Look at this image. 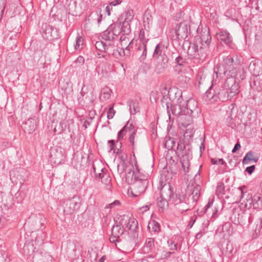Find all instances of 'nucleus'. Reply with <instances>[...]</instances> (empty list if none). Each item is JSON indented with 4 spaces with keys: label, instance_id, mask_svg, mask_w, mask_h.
<instances>
[{
    "label": "nucleus",
    "instance_id": "obj_12",
    "mask_svg": "<svg viewBox=\"0 0 262 262\" xmlns=\"http://www.w3.org/2000/svg\"><path fill=\"white\" fill-rule=\"evenodd\" d=\"M216 37L219 41L228 47H230L232 43V37L227 30H220L219 32L216 33Z\"/></svg>",
    "mask_w": 262,
    "mask_h": 262
},
{
    "label": "nucleus",
    "instance_id": "obj_44",
    "mask_svg": "<svg viewBox=\"0 0 262 262\" xmlns=\"http://www.w3.org/2000/svg\"><path fill=\"white\" fill-rule=\"evenodd\" d=\"M83 39L81 36H78L76 39V43L74 45L75 49L80 50L83 48Z\"/></svg>",
    "mask_w": 262,
    "mask_h": 262
},
{
    "label": "nucleus",
    "instance_id": "obj_29",
    "mask_svg": "<svg viewBox=\"0 0 262 262\" xmlns=\"http://www.w3.org/2000/svg\"><path fill=\"white\" fill-rule=\"evenodd\" d=\"M101 36L103 39L108 41H113L116 39L113 32L110 30V26L102 32Z\"/></svg>",
    "mask_w": 262,
    "mask_h": 262
},
{
    "label": "nucleus",
    "instance_id": "obj_20",
    "mask_svg": "<svg viewBox=\"0 0 262 262\" xmlns=\"http://www.w3.org/2000/svg\"><path fill=\"white\" fill-rule=\"evenodd\" d=\"M136 49V53L138 55H140V61L144 60L147 55L146 42H145L144 41L140 42L138 46Z\"/></svg>",
    "mask_w": 262,
    "mask_h": 262
},
{
    "label": "nucleus",
    "instance_id": "obj_1",
    "mask_svg": "<svg viewBox=\"0 0 262 262\" xmlns=\"http://www.w3.org/2000/svg\"><path fill=\"white\" fill-rule=\"evenodd\" d=\"M170 100L173 104L171 106L172 114L178 117V121L181 125H188L193 122V118H198L201 109L198 103L193 99L183 102L182 92L177 90L176 92H169Z\"/></svg>",
    "mask_w": 262,
    "mask_h": 262
},
{
    "label": "nucleus",
    "instance_id": "obj_18",
    "mask_svg": "<svg viewBox=\"0 0 262 262\" xmlns=\"http://www.w3.org/2000/svg\"><path fill=\"white\" fill-rule=\"evenodd\" d=\"M134 128V125L132 123H130L129 121H128L125 125L118 133V140L123 139L124 137L126 135L127 133L128 132L129 134Z\"/></svg>",
    "mask_w": 262,
    "mask_h": 262
},
{
    "label": "nucleus",
    "instance_id": "obj_34",
    "mask_svg": "<svg viewBox=\"0 0 262 262\" xmlns=\"http://www.w3.org/2000/svg\"><path fill=\"white\" fill-rule=\"evenodd\" d=\"M169 201H168L166 199H163L160 196L157 199V205L159 208V210L163 211L165 206H168Z\"/></svg>",
    "mask_w": 262,
    "mask_h": 262
},
{
    "label": "nucleus",
    "instance_id": "obj_14",
    "mask_svg": "<svg viewBox=\"0 0 262 262\" xmlns=\"http://www.w3.org/2000/svg\"><path fill=\"white\" fill-rule=\"evenodd\" d=\"M36 121L34 118H30L24 122L21 128L26 133L32 134L36 128Z\"/></svg>",
    "mask_w": 262,
    "mask_h": 262
},
{
    "label": "nucleus",
    "instance_id": "obj_38",
    "mask_svg": "<svg viewBox=\"0 0 262 262\" xmlns=\"http://www.w3.org/2000/svg\"><path fill=\"white\" fill-rule=\"evenodd\" d=\"M130 22L127 21H123L122 24L121 28L122 32L123 35H128L131 32V28L130 26Z\"/></svg>",
    "mask_w": 262,
    "mask_h": 262
},
{
    "label": "nucleus",
    "instance_id": "obj_56",
    "mask_svg": "<svg viewBox=\"0 0 262 262\" xmlns=\"http://www.w3.org/2000/svg\"><path fill=\"white\" fill-rule=\"evenodd\" d=\"M174 253V251H163L161 257V259H168L170 255Z\"/></svg>",
    "mask_w": 262,
    "mask_h": 262
},
{
    "label": "nucleus",
    "instance_id": "obj_28",
    "mask_svg": "<svg viewBox=\"0 0 262 262\" xmlns=\"http://www.w3.org/2000/svg\"><path fill=\"white\" fill-rule=\"evenodd\" d=\"M180 162L184 172H188L190 166L188 156L187 154L183 155L181 159Z\"/></svg>",
    "mask_w": 262,
    "mask_h": 262
},
{
    "label": "nucleus",
    "instance_id": "obj_50",
    "mask_svg": "<svg viewBox=\"0 0 262 262\" xmlns=\"http://www.w3.org/2000/svg\"><path fill=\"white\" fill-rule=\"evenodd\" d=\"M111 93L112 90L111 89H104L101 93V96L104 100H107L111 98Z\"/></svg>",
    "mask_w": 262,
    "mask_h": 262
},
{
    "label": "nucleus",
    "instance_id": "obj_16",
    "mask_svg": "<svg viewBox=\"0 0 262 262\" xmlns=\"http://www.w3.org/2000/svg\"><path fill=\"white\" fill-rule=\"evenodd\" d=\"M43 36L48 40H55L58 38V35L56 29L50 26L46 25L43 30Z\"/></svg>",
    "mask_w": 262,
    "mask_h": 262
},
{
    "label": "nucleus",
    "instance_id": "obj_58",
    "mask_svg": "<svg viewBox=\"0 0 262 262\" xmlns=\"http://www.w3.org/2000/svg\"><path fill=\"white\" fill-rule=\"evenodd\" d=\"M185 62V59H184L181 55L176 57L175 63H177L178 66H183V63Z\"/></svg>",
    "mask_w": 262,
    "mask_h": 262
},
{
    "label": "nucleus",
    "instance_id": "obj_26",
    "mask_svg": "<svg viewBox=\"0 0 262 262\" xmlns=\"http://www.w3.org/2000/svg\"><path fill=\"white\" fill-rule=\"evenodd\" d=\"M147 228L151 233H154L155 234H157L161 230L160 224L154 220L149 223Z\"/></svg>",
    "mask_w": 262,
    "mask_h": 262
},
{
    "label": "nucleus",
    "instance_id": "obj_21",
    "mask_svg": "<svg viewBox=\"0 0 262 262\" xmlns=\"http://www.w3.org/2000/svg\"><path fill=\"white\" fill-rule=\"evenodd\" d=\"M186 194L183 193H174L170 203L173 204L175 206L180 205L183 202L187 201Z\"/></svg>",
    "mask_w": 262,
    "mask_h": 262
},
{
    "label": "nucleus",
    "instance_id": "obj_48",
    "mask_svg": "<svg viewBox=\"0 0 262 262\" xmlns=\"http://www.w3.org/2000/svg\"><path fill=\"white\" fill-rule=\"evenodd\" d=\"M56 153H54V154H51V157L52 158V160H54L55 159V163H60L61 161V158H62V157L61 152L58 153V151H56Z\"/></svg>",
    "mask_w": 262,
    "mask_h": 262
},
{
    "label": "nucleus",
    "instance_id": "obj_23",
    "mask_svg": "<svg viewBox=\"0 0 262 262\" xmlns=\"http://www.w3.org/2000/svg\"><path fill=\"white\" fill-rule=\"evenodd\" d=\"M164 146L168 150H172L176 151V139L169 136L165 137L164 141Z\"/></svg>",
    "mask_w": 262,
    "mask_h": 262
},
{
    "label": "nucleus",
    "instance_id": "obj_30",
    "mask_svg": "<svg viewBox=\"0 0 262 262\" xmlns=\"http://www.w3.org/2000/svg\"><path fill=\"white\" fill-rule=\"evenodd\" d=\"M170 91H172L173 92H175V90H170L168 91V96L166 97L165 96H163V98L161 100V104L163 107L165 106L166 107L167 112H169V104L170 105V110H171V106L173 104L172 100H170L169 96V92Z\"/></svg>",
    "mask_w": 262,
    "mask_h": 262
},
{
    "label": "nucleus",
    "instance_id": "obj_11",
    "mask_svg": "<svg viewBox=\"0 0 262 262\" xmlns=\"http://www.w3.org/2000/svg\"><path fill=\"white\" fill-rule=\"evenodd\" d=\"M161 185L160 188L158 187L160 190V196L163 199H166L170 203L174 194L173 187L169 183H165L162 185V182H161Z\"/></svg>",
    "mask_w": 262,
    "mask_h": 262
},
{
    "label": "nucleus",
    "instance_id": "obj_60",
    "mask_svg": "<svg viewBox=\"0 0 262 262\" xmlns=\"http://www.w3.org/2000/svg\"><path fill=\"white\" fill-rule=\"evenodd\" d=\"M108 143L110 144V151L113 150L114 153H116L115 149V141L114 140H110L107 141Z\"/></svg>",
    "mask_w": 262,
    "mask_h": 262
},
{
    "label": "nucleus",
    "instance_id": "obj_64",
    "mask_svg": "<svg viewBox=\"0 0 262 262\" xmlns=\"http://www.w3.org/2000/svg\"><path fill=\"white\" fill-rule=\"evenodd\" d=\"M162 59L160 62L164 63V64H166V66H167V63L168 62V59L167 58V55L165 54V53H163V55L161 56Z\"/></svg>",
    "mask_w": 262,
    "mask_h": 262
},
{
    "label": "nucleus",
    "instance_id": "obj_2",
    "mask_svg": "<svg viewBox=\"0 0 262 262\" xmlns=\"http://www.w3.org/2000/svg\"><path fill=\"white\" fill-rule=\"evenodd\" d=\"M188 30L190 31V25L187 21L176 22L172 24V27L169 32V36L172 40L174 48L179 47L181 41L187 37Z\"/></svg>",
    "mask_w": 262,
    "mask_h": 262
},
{
    "label": "nucleus",
    "instance_id": "obj_24",
    "mask_svg": "<svg viewBox=\"0 0 262 262\" xmlns=\"http://www.w3.org/2000/svg\"><path fill=\"white\" fill-rule=\"evenodd\" d=\"M95 46L96 48L101 52L107 53L109 55H115L114 51H110L109 49L106 47V43L102 41H96Z\"/></svg>",
    "mask_w": 262,
    "mask_h": 262
},
{
    "label": "nucleus",
    "instance_id": "obj_61",
    "mask_svg": "<svg viewBox=\"0 0 262 262\" xmlns=\"http://www.w3.org/2000/svg\"><path fill=\"white\" fill-rule=\"evenodd\" d=\"M116 154L119 155V159L120 160V161L124 163L127 159V155L122 154L121 151H119V149H118Z\"/></svg>",
    "mask_w": 262,
    "mask_h": 262
},
{
    "label": "nucleus",
    "instance_id": "obj_19",
    "mask_svg": "<svg viewBox=\"0 0 262 262\" xmlns=\"http://www.w3.org/2000/svg\"><path fill=\"white\" fill-rule=\"evenodd\" d=\"M100 171L101 172L99 173H96V179H101L102 183L108 185L111 181V179L107 170L105 168H101Z\"/></svg>",
    "mask_w": 262,
    "mask_h": 262
},
{
    "label": "nucleus",
    "instance_id": "obj_57",
    "mask_svg": "<svg viewBox=\"0 0 262 262\" xmlns=\"http://www.w3.org/2000/svg\"><path fill=\"white\" fill-rule=\"evenodd\" d=\"M139 38L140 39V42H143L144 41L145 42H147V41L148 40V39H146L145 37V31L143 29H141L140 31V33L139 34Z\"/></svg>",
    "mask_w": 262,
    "mask_h": 262
},
{
    "label": "nucleus",
    "instance_id": "obj_4",
    "mask_svg": "<svg viewBox=\"0 0 262 262\" xmlns=\"http://www.w3.org/2000/svg\"><path fill=\"white\" fill-rule=\"evenodd\" d=\"M208 52L209 51L207 50V47H204L203 45H201L198 39L196 40L194 38L193 42H189L187 50L188 55L194 56L196 58L204 61L206 58Z\"/></svg>",
    "mask_w": 262,
    "mask_h": 262
},
{
    "label": "nucleus",
    "instance_id": "obj_9",
    "mask_svg": "<svg viewBox=\"0 0 262 262\" xmlns=\"http://www.w3.org/2000/svg\"><path fill=\"white\" fill-rule=\"evenodd\" d=\"M195 38L199 40L201 45H203L204 47H206L209 51V45L211 41V36L210 34L209 29L207 27L202 29L200 36H195Z\"/></svg>",
    "mask_w": 262,
    "mask_h": 262
},
{
    "label": "nucleus",
    "instance_id": "obj_15",
    "mask_svg": "<svg viewBox=\"0 0 262 262\" xmlns=\"http://www.w3.org/2000/svg\"><path fill=\"white\" fill-rule=\"evenodd\" d=\"M215 101L219 99L222 102H225L229 99L230 97V94L228 92L227 89L217 88L214 90Z\"/></svg>",
    "mask_w": 262,
    "mask_h": 262
},
{
    "label": "nucleus",
    "instance_id": "obj_40",
    "mask_svg": "<svg viewBox=\"0 0 262 262\" xmlns=\"http://www.w3.org/2000/svg\"><path fill=\"white\" fill-rule=\"evenodd\" d=\"M213 204V201L209 200L208 203L201 209H198L196 211V214L199 216L203 215L207 212L208 208H209Z\"/></svg>",
    "mask_w": 262,
    "mask_h": 262
},
{
    "label": "nucleus",
    "instance_id": "obj_37",
    "mask_svg": "<svg viewBox=\"0 0 262 262\" xmlns=\"http://www.w3.org/2000/svg\"><path fill=\"white\" fill-rule=\"evenodd\" d=\"M201 190V186L199 184H196L195 186L193 187L192 191L191 194L192 195V199L193 202H196L200 196V191Z\"/></svg>",
    "mask_w": 262,
    "mask_h": 262
},
{
    "label": "nucleus",
    "instance_id": "obj_5",
    "mask_svg": "<svg viewBox=\"0 0 262 262\" xmlns=\"http://www.w3.org/2000/svg\"><path fill=\"white\" fill-rule=\"evenodd\" d=\"M124 217H121L119 221H115V224L111 229V235L109 240L111 243H116L122 241L120 237L124 233L125 230L124 228Z\"/></svg>",
    "mask_w": 262,
    "mask_h": 262
},
{
    "label": "nucleus",
    "instance_id": "obj_46",
    "mask_svg": "<svg viewBox=\"0 0 262 262\" xmlns=\"http://www.w3.org/2000/svg\"><path fill=\"white\" fill-rule=\"evenodd\" d=\"M216 191L219 195H222L225 194V188L224 184L223 182H220L218 183Z\"/></svg>",
    "mask_w": 262,
    "mask_h": 262
},
{
    "label": "nucleus",
    "instance_id": "obj_54",
    "mask_svg": "<svg viewBox=\"0 0 262 262\" xmlns=\"http://www.w3.org/2000/svg\"><path fill=\"white\" fill-rule=\"evenodd\" d=\"M167 244L169 247V250L171 251L177 250V244L172 240H168Z\"/></svg>",
    "mask_w": 262,
    "mask_h": 262
},
{
    "label": "nucleus",
    "instance_id": "obj_22",
    "mask_svg": "<svg viewBox=\"0 0 262 262\" xmlns=\"http://www.w3.org/2000/svg\"><path fill=\"white\" fill-rule=\"evenodd\" d=\"M232 70H235L233 74L231 73V77H233L236 79L244 80L246 78V71L242 68H232Z\"/></svg>",
    "mask_w": 262,
    "mask_h": 262
},
{
    "label": "nucleus",
    "instance_id": "obj_13",
    "mask_svg": "<svg viewBox=\"0 0 262 262\" xmlns=\"http://www.w3.org/2000/svg\"><path fill=\"white\" fill-rule=\"evenodd\" d=\"M225 85L230 89V97H233L235 94H237L239 92V84L235 78L233 77H230V78L226 80Z\"/></svg>",
    "mask_w": 262,
    "mask_h": 262
},
{
    "label": "nucleus",
    "instance_id": "obj_25",
    "mask_svg": "<svg viewBox=\"0 0 262 262\" xmlns=\"http://www.w3.org/2000/svg\"><path fill=\"white\" fill-rule=\"evenodd\" d=\"M128 141L131 144L132 150H134L136 147V143H138V142L137 130L135 128L132 130L129 134Z\"/></svg>",
    "mask_w": 262,
    "mask_h": 262
},
{
    "label": "nucleus",
    "instance_id": "obj_32",
    "mask_svg": "<svg viewBox=\"0 0 262 262\" xmlns=\"http://www.w3.org/2000/svg\"><path fill=\"white\" fill-rule=\"evenodd\" d=\"M222 64L230 71L234 67L233 60L231 56H228L223 59Z\"/></svg>",
    "mask_w": 262,
    "mask_h": 262
},
{
    "label": "nucleus",
    "instance_id": "obj_6",
    "mask_svg": "<svg viewBox=\"0 0 262 262\" xmlns=\"http://www.w3.org/2000/svg\"><path fill=\"white\" fill-rule=\"evenodd\" d=\"M124 217V225H126V227L132 232V235L129 239V244L131 246H136L138 242V234L136 232V230L138 228V221L133 218H128L127 216Z\"/></svg>",
    "mask_w": 262,
    "mask_h": 262
},
{
    "label": "nucleus",
    "instance_id": "obj_55",
    "mask_svg": "<svg viewBox=\"0 0 262 262\" xmlns=\"http://www.w3.org/2000/svg\"><path fill=\"white\" fill-rule=\"evenodd\" d=\"M238 220H240L241 221V222H239V224L245 225L247 223L246 221H247V223L248 224L250 223V216L247 215H241V217L238 218Z\"/></svg>",
    "mask_w": 262,
    "mask_h": 262
},
{
    "label": "nucleus",
    "instance_id": "obj_10",
    "mask_svg": "<svg viewBox=\"0 0 262 262\" xmlns=\"http://www.w3.org/2000/svg\"><path fill=\"white\" fill-rule=\"evenodd\" d=\"M79 101H83L84 103L87 104H90L93 103L95 100V97L93 94V92L87 87H85V85L82 87L80 92V96L78 98Z\"/></svg>",
    "mask_w": 262,
    "mask_h": 262
},
{
    "label": "nucleus",
    "instance_id": "obj_35",
    "mask_svg": "<svg viewBox=\"0 0 262 262\" xmlns=\"http://www.w3.org/2000/svg\"><path fill=\"white\" fill-rule=\"evenodd\" d=\"M120 25V24L118 25L117 24H112L110 25V30L113 32V34H114L115 38L122 32Z\"/></svg>",
    "mask_w": 262,
    "mask_h": 262
},
{
    "label": "nucleus",
    "instance_id": "obj_42",
    "mask_svg": "<svg viewBox=\"0 0 262 262\" xmlns=\"http://www.w3.org/2000/svg\"><path fill=\"white\" fill-rule=\"evenodd\" d=\"M236 118L234 119L230 115L228 116L226 120V123L227 126L231 127L233 129H235L237 127L236 123L235 122Z\"/></svg>",
    "mask_w": 262,
    "mask_h": 262
},
{
    "label": "nucleus",
    "instance_id": "obj_62",
    "mask_svg": "<svg viewBox=\"0 0 262 262\" xmlns=\"http://www.w3.org/2000/svg\"><path fill=\"white\" fill-rule=\"evenodd\" d=\"M255 165H253L250 166L246 167L245 169V171L251 175L255 170Z\"/></svg>",
    "mask_w": 262,
    "mask_h": 262
},
{
    "label": "nucleus",
    "instance_id": "obj_47",
    "mask_svg": "<svg viewBox=\"0 0 262 262\" xmlns=\"http://www.w3.org/2000/svg\"><path fill=\"white\" fill-rule=\"evenodd\" d=\"M176 207L181 212H186L189 210V208L188 207L187 201L183 202L182 203L176 206Z\"/></svg>",
    "mask_w": 262,
    "mask_h": 262
},
{
    "label": "nucleus",
    "instance_id": "obj_36",
    "mask_svg": "<svg viewBox=\"0 0 262 262\" xmlns=\"http://www.w3.org/2000/svg\"><path fill=\"white\" fill-rule=\"evenodd\" d=\"M127 104L129 107L131 114H135L140 112L139 107L133 100L128 101Z\"/></svg>",
    "mask_w": 262,
    "mask_h": 262
},
{
    "label": "nucleus",
    "instance_id": "obj_39",
    "mask_svg": "<svg viewBox=\"0 0 262 262\" xmlns=\"http://www.w3.org/2000/svg\"><path fill=\"white\" fill-rule=\"evenodd\" d=\"M122 16L124 17V21L131 22L134 16V12L133 10L128 9L125 11Z\"/></svg>",
    "mask_w": 262,
    "mask_h": 262
},
{
    "label": "nucleus",
    "instance_id": "obj_17",
    "mask_svg": "<svg viewBox=\"0 0 262 262\" xmlns=\"http://www.w3.org/2000/svg\"><path fill=\"white\" fill-rule=\"evenodd\" d=\"M247 201H250V207L252 206L255 209H262V195L260 193H255L251 197V200Z\"/></svg>",
    "mask_w": 262,
    "mask_h": 262
},
{
    "label": "nucleus",
    "instance_id": "obj_49",
    "mask_svg": "<svg viewBox=\"0 0 262 262\" xmlns=\"http://www.w3.org/2000/svg\"><path fill=\"white\" fill-rule=\"evenodd\" d=\"M232 58H233L234 65H239L243 61V57L239 54H236L232 56Z\"/></svg>",
    "mask_w": 262,
    "mask_h": 262
},
{
    "label": "nucleus",
    "instance_id": "obj_27",
    "mask_svg": "<svg viewBox=\"0 0 262 262\" xmlns=\"http://www.w3.org/2000/svg\"><path fill=\"white\" fill-rule=\"evenodd\" d=\"M258 158L257 157H253V152L251 150L248 151L243 159V164H247L249 161H254L256 163L258 161Z\"/></svg>",
    "mask_w": 262,
    "mask_h": 262
},
{
    "label": "nucleus",
    "instance_id": "obj_8",
    "mask_svg": "<svg viewBox=\"0 0 262 262\" xmlns=\"http://www.w3.org/2000/svg\"><path fill=\"white\" fill-rule=\"evenodd\" d=\"M234 71L235 70L232 69L229 71L222 63H219L214 67V73L216 78L224 79L226 77L227 79L230 78L231 73L233 74Z\"/></svg>",
    "mask_w": 262,
    "mask_h": 262
},
{
    "label": "nucleus",
    "instance_id": "obj_31",
    "mask_svg": "<svg viewBox=\"0 0 262 262\" xmlns=\"http://www.w3.org/2000/svg\"><path fill=\"white\" fill-rule=\"evenodd\" d=\"M165 47L162 44L159 43L158 44L155 48V51L153 53L152 56L154 58H158L159 56L163 55V53H165L164 51H163V50H164Z\"/></svg>",
    "mask_w": 262,
    "mask_h": 262
},
{
    "label": "nucleus",
    "instance_id": "obj_53",
    "mask_svg": "<svg viewBox=\"0 0 262 262\" xmlns=\"http://www.w3.org/2000/svg\"><path fill=\"white\" fill-rule=\"evenodd\" d=\"M116 113V111L114 110V104H113L111 106H110L108 110L107 113V118L108 119H112L115 114Z\"/></svg>",
    "mask_w": 262,
    "mask_h": 262
},
{
    "label": "nucleus",
    "instance_id": "obj_52",
    "mask_svg": "<svg viewBox=\"0 0 262 262\" xmlns=\"http://www.w3.org/2000/svg\"><path fill=\"white\" fill-rule=\"evenodd\" d=\"M133 47V40H132L129 45L125 48V50H123L124 55L128 56L130 54V49Z\"/></svg>",
    "mask_w": 262,
    "mask_h": 262
},
{
    "label": "nucleus",
    "instance_id": "obj_51",
    "mask_svg": "<svg viewBox=\"0 0 262 262\" xmlns=\"http://www.w3.org/2000/svg\"><path fill=\"white\" fill-rule=\"evenodd\" d=\"M204 97H206V98L208 99H214V101H215L214 90H212L211 87H210L209 89L206 92Z\"/></svg>",
    "mask_w": 262,
    "mask_h": 262
},
{
    "label": "nucleus",
    "instance_id": "obj_43",
    "mask_svg": "<svg viewBox=\"0 0 262 262\" xmlns=\"http://www.w3.org/2000/svg\"><path fill=\"white\" fill-rule=\"evenodd\" d=\"M166 67L167 66L166 64L159 61L156 65L155 71L157 74H161L164 72Z\"/></svg>",
    "mask_w": 262,
    "mask_h": 262
},
{
    "label": "nucleus",
    "instance_id": "obj_59",
    "mask_svg": "<svg viewBox=\"0 0 262 262\" xmlns=\"http://www.w3.org/2000/svg\"><path fill=\"white\" fill-rule=\"evenodd\" d=\"M8 255L5 251H0V262H6Z\"/></svg>",
    "mask_w": 262,
    "mask_h": 262
},
{
    "label": "nucleus",
    "instance_id": "obj_41",
    "mask_svg": "<svg viewBox=\"0 0 262 262\" xmlns=\"http://www.w3.org/2000/svg\"><path fill=\"white\" fill-rule=\"evenodd\" d=\"M24 254L27 256H30L34 251V247L32 244L30 243L25 244L23 249Z\"/></svg>",
    "mask_w": 262,
    "mask_h": 262
},
{
    "label": "nucleus",
    "instance_id": "obj_3",
    "mask_svg": "<svg viewBox=\"0 0 262 262\" xmlns=\"http://www.w3.org/2000/svg\"><path fill=\"white\" fill-rule=\"evenodd\" d=\"M125 181L132 186V189L136 193L133 192L132 193L135 197L144 192L148 184V181L145 176H139L138 173L136 175L131 170L126 173Z\"/></svg>",
    "mask_w": 262,
    "mask_h": 262
},
{
    "label": "nucleus",
    "instance_id": "obj_33",
    "mask_svg": "<svg viewBox=\"0 0 262 262\" xmlns=\"http://www.w3.org/2000/svg\"><path fill=\"white\" fill-rule=\"evenodd\" d=\"M155 247L154 238H147L146 240L144 249L146 252L151 251Z\"/></svg>",
    "mask_w": 262,
    "mask_h": 262
},
{
    "label": "nucleus",
    "instance_id": "obj_63",
    "mask_svg": "<svg viewBox=\"0 0 262 262\" xmlns=\"http://www.w3.org/2000/svg\"><path fill=\"white\" fill-rule=\"evenodd\" d=\"M241 147V143L239 141V139L237 140V142L234 145L233 148L232 150V153H235L238 150H239Z\"/></svg>",
    "mask_w": 262,
    "mask_h": 262
},
{
    "label": "nucleus",
    "instance_id": "obj_7",
    "mask_svg": "<svg viewBox=\"0 0 262 262\" xmlns=\"http://www.w3.org/2000/svg\"><path fill=\"white\" fill-rule=\"evenodd\" d=\"M64 204V213L67 214H71L75 210L79 209L81 205L80 199L78 196L75 195L72 198L66 199Z\"/></svg>",
    "mask_w": 262,
    "mask_h": 262
},
{
    "label": "nucleus",
    "instance_id": "obj_45",
    "mask_svg": "<svg viewBox=\"0 0 262 262\" xmlns=\"http://www.w3.org/2000/svg\"><path fill=\"white\" fill-rule=\"evenodd\" d=\"M192 123L193 122L190 123V124L188 125H182L184 127L186 128L185 134L187 136H189V137H192L194 133Z\"/></svg>",
    "mask_w": 262,
    "mask_h": 262
}]
</instances>
